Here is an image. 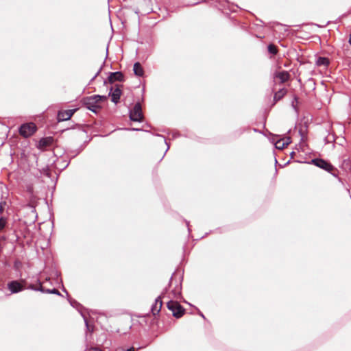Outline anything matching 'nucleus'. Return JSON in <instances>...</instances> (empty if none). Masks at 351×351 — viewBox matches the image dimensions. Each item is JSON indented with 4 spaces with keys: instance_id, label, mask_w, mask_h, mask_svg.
Listing matches in <instances>:
<instances>
[{
    "instance_id": "obj_34",
    "label": "nucleus",
    "mask_w": 351,
    "mask_h": 351,
    "mask_svg": "<svg viewBox=\"0 0 351 351\" xmlns=\"http://www.w3.org/2000/svg\"><path fill=\"white\" fill-rule=\"evenodd\" d=\"M165 142L166 145H167V148L166 152H167V150H168V149H169V144L167 143V141H166L165 139Z\"/></svg>"
},
{
    "instance_id": "obj_26",
    "label": "nucleus",
    "mask_w": 351,
    "mask_h": 351,
    "mask_svg": "<svg viewBox=\"0 0 351 351\" xmlns=\"http://www.w3.org/2000/svg\"><path fill=\"white\" fill-rule=\"evenodd\" d=\"M69 301L71 305L73 306H75V305H80V304L75 300L69 299Z\"/></svg>"
},
{
    "instance_id": "obj_4",
    "label": "nucleus",
    "mask_w": 351,
    "mask_h": 351,
    "mask_svg": "<svg viewBox=\"0 0 351 351\" xmlns=\"http://www.w3.org/2000/svg\"><path fill=\"white\" fill-rule=\"evenodd\" d=\"M36 282L38 284V286H36L35 285H33V284H31L29 285L28 287H27V289H31V290H34L35 291H40L41 293H51V294H56V295H58L59 296H62V295L60 293V291L56 289H45L43 286H42V283L40 282V280L37 278L36 279Z\"/></svg>"
},
{
    "instance_id": "obj_27",
    "label": "nucleus",
    "mask_w": 351,
    "mask_h": 351,
    "mask_svg": "<svg viewBox=\"0 0 351 351\" xmlns=\"http://www.w3.org/2000/svg\"><path fill=\"white\" fill-rule=\"evenodd\" d=\"M5 205V202H0V214L3 212V206Z\"/></svg>"
},
{
    "instance_id": "obj_28",
    "label": "nucleus",
    "mask_w": 351,
    "mask_h": 351,
    "mask_svg": "<svg viewBox=\"0 0 351 351\" xmlns=\"http://www.w3.org/2000/svg\"><path fill=\"white\" fill-rule=\"evenodd\" d=\"M89 351H101V350L97 347L90 348Z\"/></svg>"
},
{
    "instance_id": "obj_7",
    "label": "nucleus",
    "mask_w": 351,
    "mask_h": 351,
    "mask_svg": "<svg viewBox=\"0 0 351 351\" xmlns=\"http://www.w3.org/2000/svg\"><path fill=\"white\" fill-rule=\"evenodd\" d=\"M24 284H25V280H22L21 282L17 280H12L8 284V289L11 293H17L25 289Z\"/></svg>"
},
{
    "instance_id": "obj_38",
    "label": "nucleus",
    "mask_w": 351,
    "mask_h": 351,
    "mask_svg": "<svg viewBox=\"0 0 351 351\" xmlns=\"http://www.w3.org/2000/svg\"><path fill=\"white\" fill-rule=\"evenodd\" d=\"M189 221H186V225H187V226H188V230H189V231H190V229H189Z\"/></svg>"
},
{
    "instance_id": "obj_37",
    "label": "nucleus",
    "mask_w": 351,
    "mask_h": 351,
    "mask_svg": "<svg viewBox=\"0 0 351 351\" xmlns=\"http://www.w3.org/2000/svg\"><path fill=\"white\" fill-rule=\"evenodd\" d=\"M63 291H64L66 293L67 296H69V293L65 289H63Z\"/></svg>"
},
{
    "instance_id": "obj_11",
    "label": "nucleus",
    "mask_w": 351,
    "mask_h": 351,
    "mask_svg": "<svg viewBox=\"0 0 351 351\" xmlns=\"http://www.w3.org/2000/svg\"><path fill=\"white\" fill-rule=\"evenodd\" d=\"M76 109L60 110L58 112L57 119L58 122L64 121L70 119L72 115L75 113Z\"/></svg>"
},
{
    "instance_id": "obj_23",
    "label": "nucleus",
    "mask_w": 351,
    "mask_h": 351,
    "mask_svg": "<svg viewBox=\"0 0 351 351\" xmlns=\"http://www.w3.org/2000/svg\"><path fill=\"white\" fill-rule=\"evenodd\" d=\"M298 97L296 95H294L293 100L291 101V106L295 110H297L296 104L298 103Z\"/></svg>"
},
{
    "instance_id": "obj_3",
    "label": "nucleus",
    "mask_w": 351,
    "mask_h": 351,
    "mask_svg": "<svg viewBox=\"0 0 351 351\" xmlns=\"http://www.w3.org/2000/svg\"><path fill=\"white\" fill-rule=\"evenodd\" d=\"M129 117L130 120L135 122H142L143 120V114L142 107L139 102L134 104L133 108L130 110Z\"/></svg>"
},
{
    "instance_id": "obj_16",
    "label": "nucleus",
    "mask_w": 351,
    "mask_h": 351,
    "mask_svg": "<svg viewBox=\"0 0 351 351\" xmlns=\"http://www.w3.org/2000/svg\"><path fill=\"white\" fill-rule=\"evenodd\" d=\"M287 90L286 88H281L278 91L274 93V100L275 102L280 100L287 93Z\"/></svg>"
},
{
    "instance_id": "obj_18",
    "label": "nucleus",
    "mask_w": 351,
    "mask_h": 351,
    "mask_svg": "<svg viewBox=\"0 0 351 351\" xmlns=\"http://www.w3.org/2000/svg\"><path fill=\"white\" fill-rule=\"evenodd\" d=\"M171 292L174 298H178L180 297L181 295V285H177Z\"/></svg>"
},
{
    "instance_id": "obj_8",
    "label": "nucleus",
    "mask_w": 351,
    "mask_h": 351,
    "mask_svg": "<svg viewBox=\"0 0 351 351\" xmlns=\"http://www.w3.org/2000/svg\"><path fill=\"white\" fill-rule=\"evenodd\" d=\"M124 82V75L120 71L110 72L107 80L104 81V84L106 85L108 82L113 84L114 82Z\"/></svg>"
},
{
    "instance_id": "obj_30",
    "label": "nucleus",
    "mask_w": 351,
    "mask_h": 351,
    "mask_svg": "<svg viewBox=\"0 0 351 351\" xmlns=\"http://www.w3.org/2000/svg\"><path fill=\"white\" fill-rule=\"evenodd\" d=\"M299 133H300V134L301 136V139L303 140V138L304 137V132H303L302 130H300Z\"/></svg>"
},
{
    "instance_id": "obj_2",
    "label": "nucleus",
    "mask_w": 351,
    "mask_h": 351,
    "mask_svg": "<svg viewBox=\"0 0 351 351\" xmlns=\"http://www.w3.org/2000/svg\"><path fill=\"white\" fill-rule=\"evenodd\" d=\"M167 306L172 312L173 316L176 318H180L185 312L184 308L177 301L169 300Z\"/></svg>"
},
{
    "instance_id": "obj_35",
    "label": "nucleus",
    "mask_w": 351,
    "mask_h": 351,
    "mask_svg": "<svg viewBox=\"0 0 351 351\" xmlns=\"http://www.w3.org/2000/svg\"><path fill=\"white\" fill-rule=\"evenodd\" d=\"M95 78H96V77H95V76H93V77H92V79L90 80V83H91L93 81H94Z\"/></svg>"
},
{
    "instance_id": "obj_32",
    "label": "nucleus",
    "mask_w": 351,
    "mask_h": 351,
    "mask_svg": "<svg viewBox=\"0 0 351 351\" xmlns=\"http://www.w3.org/2000/svg\"><path fill=\"white\" fill-rule=\"evenodd\" d=\"M123 351H134V348L133 347L130 348H128L125 350H123Z\"/></svg>"
},
{
    "instance_id": "obj_36",
    "label": "nucleus",
    "mask_w": 351,
    "mask_h": 351,
    "mask_svg": "<svg viewBox=\"0 0 351 351\" xmlns=\"http://www.w3.org/2000/svg\"><path fill=\"white\" fill-rule=\"evenodd\" d=\"M349 43L351 45V34L350 35V38H349Z\"/></svg>"
},
{
    "instance_id": "obj_5",
    "label": "nucleus",
    "mask_w": 351,
    "mask_h": 351,
    "mask_svg": "<svg viewBox=\"0 0 351 351\" xmlns=\"http://www.w3.org/2000/svg\"><path fill=\"white\" fill-rule=\"evenodd\" d=\"M309 163L313 164L315 166L326 171L327 172H330L335 169V167L332 164L319 158L312 159Z\"/></svg>"
},
{
    "instance_id": "obj_33",
    "label": "nucleus",
    "mask_w": 351,
    "mask_h": 351,
    "mask_svg": "<svg viewBox=\"0 0 351 351\" xmlns=\"http://www.w3.org/2000/svg\"><path fill=\"white\" fill-rule=\"evenodd\" d=\"M199 315L203 318V319H205V316L204 315V314L201 312V311H199Z\"/></svg>"
},
{
    "instance_id": "obj_24",
    "label": "nucleus",
    "mask_w": 351,
    "mask_h": 351,
    "mask_svg": "<svg viewBox=\"0 0 351 351\" xmlns=\"http://www.w3.org/2000/svg\"><path fill=\"white\" fill-rule=\"evenodd\" d=\"M338 170L335 167V169L333 171H331L330 173L331 175H332L334 177L337 178L339 182H341V178L338 177Z\"/></svg>"
},
{
    "instance_id": "obj_22",
    "label": "nucleus",
    "mask_w": 351,
    "mask_h": 351,
    "mask_svg": "<svg viewBox=\"0 0 351 351\" xmlns=\"http://www.w3.org/2000/svg\"><path fill=\"white\" fill-rule=\"evenodd\" d=\"M95 97H96V99L98 101V102L106 101L108 99V95H95Z\"/></svg>"
},
{
    "instance_id": "obj_10",
    "label": "nucleus",
    "mask_w": 351,
    "mask_h": 351,
    "mask_svg": "<svg viewBox=\"0 0 351 351\" xmlns=\"http://www.w3.org/2000/svg\"><path fill=\"white\" fill-rule=\"evenodd\" d=\"M167 291L165 289L164 291L162 293L161 295L158 296L154 303L152 305L151 311L154 315L158 314L161 310L162 302V295H165V292Z\"/></svg>"
},
{
    "instance_id": "obj_19",
    "label": "nucleus",
    "mask_w": 351,
    "mask_h": 351,
    "mask_svg": "<svg viewBox=\"0 0 351 351\" xmlns=\"http://www.w3.org/2000/svg\"><path fill=\"white\" fill-rule=\"evenodd\" d=\"M81 315L83 317L86 330L90 331V332H93V330H94V326H90L88 324V319H87L86 317L82 313H81Z\"/></svg>"
},
{
    "instance_id": "obj_40",
    "label": "nucleus",
    "mask_w": 351,
    "mask_h": 351,
    "mask_svg": "<svg viewBox=\"0 0 351 351\" xmlns=\"http://www.w3.org/2000/svg\"><path fill=\"white\" fill-rule=\"evenodd\" d=\"M171 280H172V276L170 278V282H169V284L171 283Z\"/></svg>"
},
{
    "instance_id": "obj_39",
    "label": "nucleus",
    "mask_w": 351,
    "mask_h": 351,
    "mask_svg": "<svg viewBox=\"0 0 351 351\" xmlns=\"http://www.w3.org/2000/svg\"><path fill=\"white\" fill-rule=\"evenodd\" d=\"M108 47L106 48V56H108Z\"/></svg>"
},
{
    "instance_id": "obj_29",
    "label": "nucleus",
    "mask_w": 351,
    "mask_h": 351,
    "mask_svg": "<svg viewBox=\"0 0 351 351\" xmlns=\"http://www.w3.org/2000/svg\"><path fill=\"white\" fill-rule=\"evenodd\" d=\"M102 68H103V66H101V67L99 69V70L97 71V72L95 74V77H97L99 73H101V70H102Z\"/></svg>"
},
{
    "instance_id": "obj_14",
    "label": "nucleus",
    "mask_w": 351,
    "mask_h": 351,
    "mask_svg": "<svg viewBox=\"0 0 351 351\" xmlns=\"http://www.w3.org/2000/svg\"><path fill=\"white\" fill-rule=\"evenodd\" d=\"M133 71L134 73L138 77H142L144 75L143 69L138 62L134 64Z\"/></svg>"
},
{
    "instance_id": "obj_6",
    "label": "nucleus",
    "mask_w": 351,
    "mask_h": 351,
    "mask_svg": "<svg viewBox=\"0 0 351 351\" xmlns=\"http://www.w3.org/2000/svg\"><path fill=\"white\" fill-rule=\"evenodd\" d=\"M36 131V126L34 123H24L19 128V133L24 137L32 136Z\"/></svg>"
},
{
    "instance_id": "obj_17",
    "label": "nucleus",
    "mask_w": 351,
    "mask_h": 351,
    "mask_svg": "<svg viewBox=\"0 0 351 351\" xmlns=\"http://www.w3.org/2000/svg\"><path fill=\"white\" fill-rule=\"evenodd\" d=\"M330 64L328 58L326 57H319L316 60V65L318 66H327Z\"/></svg>"
},
{
    "instance_id": "obj_20",
    "label": "nucleus",
    "mask_w": 351,
    "mask_h": 351,
    "mask_svg": "<svg viewBox=\"0 0 351 351\" xmlns=\"http://www.w3.org/2000/svg\"><path fill=\"white\" fill-rule=\"evenodd\" d=\"M267 49L269 53L276 55L278 53L277 47L274 44H269L267 47Z\"/></svg>"
},
{
    "instance_id": "obj_21",
    "label": "nucleus",
    "mask_w": 351,
    "mask_h": 351,
    "mask_svg": "<svg viewBox=\"0 0 351 351\" xmlns=\"http://www.w3.org/2000/svg\"><path fill=\"white\" fill-rule=\"evenodd\" d=\"M82 148H79L75 151H70L69 153L68 154L71 158H74L77 155H78L81 152H82Z\"/></svg>"
},
{
    "instance_id": "obj_1",
    "label": "nucleus",
    "mask_w": 351,
    "mask_h": 351,
    "mask_svg": "<svg viewBox=\"0 0 351 351\" xmlns=\"http://www.w3.org/2000/svg\"><path fill=\"white\" fill-rule=\"evenodd\" d=\"M82 104L87 109L95 113H97V110L101 108L99 102L96 99L95 95L82 98Z\"/></svg>"
},
{
    "instance_id": "obj_12",
    "label": "nucleus",
    "mask_w": 351,
    "mask_h": 351,
    "mask_svg": "<svg viewBox=\"0 0 351 351\" xmlns=\"http://www.w3.org/2000/svg\"><path fill=\"white\" fill-rule=\"evenodd\" d=\"M53 143V138L47 136L42 138L39 140L37 144V148L41 150H45L47 147L51 146Z\"/></svg>"
},
{
    "instance_id": "obj_15",
    "label": "nucleus",
    "mask_w": 351,
    "mask_h": 351,
    "mask_svg": "<svg viewBox=\"0 0 351 351\" xmlns=\"http://www.w3.org/2000/svg\"><path fill=\"white\" fill-rule=\"evenodd\" d=\"M290 143L291 141L289 138H288L286 141L280 139L275 143V147L278 149H282L286 146H287Z\"/></svg>"
},
{
    "instance_id": "obj_31",
    "label": "nucleus",
    "mask_w": 351,
    "mask_h": 351,
    "mask_svg": "<svg viewBox=\"0 0 351 351\" xmlns=\"http://www.w3.org/2000/svg\"><path fill=\"white\" fill-rule=\"evenodd\" d=\"M128 130H131V131H139L141 130L140 129H137V128H129V129H127Z\"/></svg>"
},
{
    "instance_id": "obj_25",
    "label": "nucleus",
    "mask_w": 351,
    "mask_h": 351,
    "mask_svg": "<svg viewBox=\"0 0 351 351\" xmlns=\"http://www.w3.org/2000/svg\"><path fill=\"white\" fill-rule=\"evenodd\" d=\"M5 226V220L2 217H0V230L3 229Z\"/></svg>"
},
{
    "instance_id": "obj_9",
    "label": "nucleus",
    "mask_w": 351,
    "mask_h": 351,
    "mask_svg": "<svg viewBox=\"0 0 351 351\" xmlns=\"http://www.w3.org/2000/svg\"><path fill=\"white\" fill-rule=\"evenodd\" d=\"M121 85L116 84L115 88L113 90V88L111 87L110 90V93L108 96L111 97V101L114 104H117L119 102L121 95L122 94V90L120 88Z\"/></svg>"
},
{
    "instance_id": "obj_13",
    "label": "nucleus",
    "mask_w": 351,
    "mask_h": 351,
    "mask_svg": "<svg viewBox=\"0 0 351 351\" xmlns=\"http://www.w3.org/2000/svg\"><path fill=\"white\" fill-rule=\"evenodd\" d=\"M274 78L278 79L280 83H285L290 78V74L287 71H276L274 73Z\"/></svg>"
}]
</instances>
